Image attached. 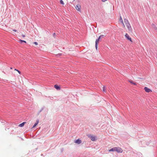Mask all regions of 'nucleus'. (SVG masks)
Returning a JSON list of instances; mask_svg holds the SVG:
<instances>
[{"label": "nucleus", "instance_id": "nucleus-1", "mask_svg": "<svg viewBox=\"0 0 157 157\" xmlns=\"http://www.w3.org/2000/svg\"><path fill=\"white\" fill-rule=\"evenodd\" d=\"M124 24L125 25V27L124 28L125 29H126L125 27H126V28L128 29V31L129 32L132 33V29L128 21L126 19H124Z\"/></svg>", "mask_w": 157, "mask_h": 157}, {"label": "nucleus", "instance_id": "nucleus-2", "mask_svg": "<svg viewBox=\"0 0 157 157\" xmlns=\"http://www.w3.org/2000/svg\"><path fill=\"white\" fill-rule=\"evenodd\" d=\"M116 151L118 153H122L123 150L120 147H116Z\"/></svg>", "mask_w": 157, "mask_h": 157}, {"label": "nucleus", "instance_id": "nucleus-3", "mask_svg": "<svg viewBox=\"0 0 157 157\" xmlns=\"http://www.w3.org/2000/svg\"><path fill=\"white\" fill-rule=\"evenodd\" d=\"M125 37L128 40H129L130 41L132 42V40L131 38L130 37L129 35L127 33H126L125 35Z\"/></svg>", "mask_w": 157, "mask_h": 157}, {"label": "nucleus", "instance_id": "nucleus-4", "mask_svg": "<svg viewBox=\"0 0 157 157\" xmlns=\"http://www.w3.org/2000/svg\"><path fill=\"white\" fill-rule=\"evenodd\" d=\"M80 8H81V6H80L79 5V4H78L76 6H75V8L76 9L78 10V11H80Z\"/></svg>", "mask_w": 157, "mask_h": 157}, {"label": "nucleus", "instance_id": "nucleus-5", "mask_svg": "<svg viewBox=\"0 0 157 157\" xmlns=\"http://www.w3.org/2000/svg\"><path fill=\"white\" fill-rule=\"evenodd\" d=\"M119 21L121 22V23L122 24L123 26V27H125V25L123 22L122 18L121 16L120 17Z\"/></svg>", "mask_w": 157, "mask_h": 157}, {"label": "nucleus", "instance_id": "nucleus-6", "mask_svg": "<svg viewBox=\"0 0 157 157\" xmlns=\"http://www.w3.org/2000/svg\"><path fill=\"white\" fill-rule=\"evenodd\" d=\"M144 90H145V91L147 92H151V90L150 89H149L147 87H145L144 88Z\"/></svg>", "mask_w": 157, "mask_h": 157}, {"label": "nucleus", "instance_id": "nucleus-7", "mask_svg": "<svg viewBox=\"0 0 157 157\" xmlns=\"http://www.w3.org/2000/svg\"><path fill=\"white\" fill-rule=\"evenodd\" d=\"M81 140L79 139H78L77 140H75V142L78 144H79L81 143Z\"/></svg>", "mask_w": 157, "mask_h": 157}, {"label": "nucleus", "instance_id": "nucleus-8", "mask_svg": "<svg viewBox=\"0 0 157 157\" xmlns=\"http://www.w3.org/2000/svg\"><path fill=\"white\" fill-rule=\"evenodd\" d=\"M91 140L92 141H94L95 140V137L94 136H91L90 137L89 136Z\"/></svg>", "mask_w": 157, "mask_h": 157}, {"label": "nucleus", "instance_id": "nucleus-9", "mask_svg": "<svg viewBox=\"0 0 157 157\" xmlns=\"http://www.w3.org/2000/svg\"><path fill=\"white\" fill-rule=\"evenodd\" d=\"M99 43V41L98 40H96L95 41V48L97 50L98 49V45Z\"/></svg>", "mask_w": 157, "mask_h": 157}, {"label": "nucleus", "instance_id": "nucleus-10", "mask_svg": "<svg viewBox=\"0 0 157 157\" xmlns=\"http://www.w3.org/2000/svg\"><path fill=\"white\" fill-rule=\"evenodd\" d=\"M128 82H129L131 84H133V85H136V83L134 82L132 80H128Z\"/></svg>", "mask_w": 157, "mask_h": 157}, {"label": "nucleus", "instance_id": "nucleus-11", "mask_svg": "<svg viewBox=\"0 0 157 157\" xmlns=\"http://www.w3.org/2000/svg\"><path fill=\"white\" fill-rule=\"evenodd\" d=\"M115 147H114L111 148L109 150V151H116Z\"/></svg>", "mask_w": 157, "mask_h": 157}, {"label": "nucleus", "instance_id": "nucleus-12", "mask_svg": "<svg viewBox=\"0 0 157 157\" xmlns=\"http://www.w3.org/2000/svg\"><path fill=\"white\" fill-rule=\"evenodd\" d=\"M26 123V122H24L19 124V126L21 127H22L24 126L25 124Z\"/></svg>", "mask_w": 157, "mask_h": 157}, {"label": "nucleus", "instance_id": "nucleus-13", "mask_svg": "<svg viewBox=\"0 0 157 157\" xmlns=\"http://www.w3.org/2000/svg\"><path fill=\"white\" fill-rule=\"evenodd\" d=\"M39 120H37L36 123H35V124L33 126V128H34L39 123Z\"/></svg>", "mask_w": 157, "mask_h": 157}, {"label": "nucleus", "instance_id": "nucleus-14", "mask_svg": "<svg viewBox=\"0 0 157 157\" xmlns=\"http://www.w3.org/2000/svg\"><path fill=\"white\" fill-rule=\"evenodd\" d=\"M54 87L57 90H59L60 89L59 87L56 85L54 86Z\"/></svg>", "mask_w": 157, "mask_h": 157}, {"label": "nucleus", "instance_id": "nucleus-15", "mask_svg": "<svg viewBox=\"0 0 157 157\" xmlns=\"http://www.w3.org/2000/svg\"><path fill=\"white\" fill-rule=\"evenodd\" d=\"M104 36L103 35H101L99 37V39L101 40V39H102V38Z\"/></svg>", "mask_w": 157, "mask_h": 157}, {"label": "nucleus", "instance_id": "nucleus-16", "mask_svg": "<svg viewBox=\"0 0 157 157\" xmlns=\"http://www.w3.org/2000/svg\"><path fill=\"white\" fill-rule=\"evenodd\" d=\"M19 41L21 43L22 42H24L25 43H26V41L24 40H20Z\"/></svg>", "mask_w": 157, "mask_h": 157}, {"label": "nucleus", "instance_id": "nucleus-17", "mask_svg": "<svg viewBox=\"0 0 157 157\" xmlns=\"http://www.w3.org/2000/svg\"><path fill=\"white\" fill-rule=\"evenodd\" d=\"M60 3L61 4H62V5H64V3L63 2L62 0H61L60 1Z\"/></svg>", "mask_w": 157, "mask_h": 157}, {"label": "nucleus", "instance_id": "nucleus-18", "mask_svg": "<svg viewBox=\"0 0 157 157\" xmlns=\"http://www.w3.org/2000/svg\"><path fill=\"white\" fill-rule=\"evenodd\" d=\"M105 87L104 86L103 87V91H104V92H105Z\"/></svg>", "mask_w": 157, "mask_h": 157}, {"label": "nucleus", "instance_id": "nucleus-19", "mask_svg": "<svg viewBox=\"0 0 157 157\" xmlns=\"http://www.w3.org/2000/svg\"><path fill=\"white\" fill-rule=\"evenodd\" d=\"M33 43L34 44L36 45H37L38 44L36 42H34Z\"/></svg>", "mask_w": 157, "mask_h": 157}, {"label": "nucleus", "instance_id": "nucleus-20", "mask_svg": "<svg viewBox=\"0 0 157 157\" xmlns=\"http://www.w3.org/2000/svg\"><path fill=\"white\" fill-rule=\"evenodd\" d=\"M17 71L19 73V74H21V72H20V71H19V70H18V71Z\"/></svg>", "mask_w": 157, "mask_h": 157}, {"label": "nucleus", "instance_id": "nucleus-21", "mask_svg": "<svg viewBox=\"0 0 157 157\" xmlns=\"http://www.w3.org/2000/svg\"><path fill=\"white\" fill-rule=\"evenodd\" d=\"M102 2H104L107 1V0H101Z\"/></svg>", "mask_w": 157, "mask_h": 157}, {"label": "nucleus", "instance_id": "nucleus-22", "mask_svg": "<svg viewBox=\"0 0 157 157\" xmlns=\"http://www.w3.org/2000/svg\"><path fill=\"white\" fill-rule=\"evenodd\" d=\"M22 36L23 37H25V35H22Z\"/></svg>", "mask_w": 157, "mask_h": 157}, {"label": "nucleus", "instance_id": "nucleus-23", "mask_svg": "<svg viewBox=\"0 0 157 157\" xmlns=\"http://www.w3.org/2000/svg\"><path fill=\"white\" fill-rule=\"evenodd\" d=\"M13 31H14V32H16L17 31L16 30H15V29L13 30Z\"/></svg>", "mask_w": 157, "mask_h": 157}, {"label": "nucleus", "instance_id": "nucleus-24", "mask_svg": "<svg viewBox=\"0 0 157 157\" xmlns=\"http://www.w3.org/2000/svg\"><path fill=\"white\" fill-rule=\"evenodd\" d=\"M98 40V41H99L100 40V39H99V38H98V39H97L96 40Z\"/></svg>", "mask_w": 157, "mask_h": 157}, {"label": "nucleus", "instance_id": "nucleus-25", "mask_svg": "<svg viewBox=\"0 0 157 157\" xmlns=\"http://www.w3.org/2000/svg\"><path fill=\"white\" fill-rule=\"evenodd\" d=\"M14 70H15V71H18V70H17L16 69H14Z\"/></svg>", "mask_w": 157, "mask_h": 157}, {"label": "nucleus", "instance_id": "nucleus-26", "mask_svg": "<svg viewBox=\"0 0 157 157\" xmlns=\"http://www.w3.org/2000/svg\"><path fill=\"white\" fill-rule=\"evenodd\" d=\"M53 35H55V33H54Z\"/></svg>", "mask_w": 157, "mask_h": 157}, {"label": "nucleus", "instance_id": "nucleus-27", "mask_svg": "<svg viewBox=\"0 0 157 157\" xmlns=\"http://www.w3.org/2000/svg\"><path fill=\"white\" fill-rule=\"evenodd\" d=\"M10 69H12V68H11H11H10Z\"/></svg>", "mask_w": 157, "mask_h": 157}]
</instances>
